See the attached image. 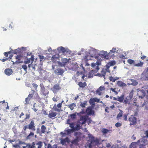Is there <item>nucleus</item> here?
Listing matches in <instances>:
<instances>
[{
	"label": "nucleus",
	"mask_w": 148,
	"mask_h": 148,
	"mask_svg": "<svg viewBox=\"0 0 148 148\" xmlns=\"http://www.w3.org/2000/svg\"><path fill=\"white\" fill-rule=\"evenodd\" d=\"M69 138L68 137H67L64 139H62L60 141V143L62 145H64L65 144L66 142L69 143Z\"/></svg>",
	"instance_id": "19"
},
{
	"label": "nucleus",
	"mask_w": 148,
	"mask_h": 148,
	"mask_svg": "<svg viewBox=\"0 0 148 148\" xmlns=\"http://www.w3.org/2000/svg\"><path fill=\"white\" fill-rule=\"evenodd\" d=\"M57 114V113L56 112H54L52 110H50L49 112L48 116L50 118H52L53 117L56 116Z\"/></svg>",
	"instance_id": "16"
},
{
	"label": "nucleus",
	"mask_w": 148,
	"mask_h": 148,
	"mask_svg": "<svg viewBox=\"0 0 148 148\" xmlns=\"http://www.w3.org/2000/svg\"><path fill=\"white\" fill-rule=\"evenodd\" d=\"M86 118L85 116H82L80 117V121H82V124H85L86 123Z\"/></svg>",
	"instance_id": "27"
},
{
	"label": "nucleus",
	"mask_w": 148,
	"mask_h": 148,
	"mask_svg": "<svg viewBox=\"0 0 148 148\" xmlns=\"http://www.w3.org/2000/svg\"><path fill=\"white\" fill-rule=\"evenodd\" d=\"M34 135V133L32 132H31L30 134H29V135L27 136V138H29V137L30 136H33Z\"/></svg>",
	"instance_id": "60"
},
{
	"label": "nucleus",
	"mask_w": 148,
	"mask_h": 148,
	"mask_svg": "<svg viewBox=\"0 0 148 148\" xmlns=\"http://www.w3.org/2000/svg\"><path fill=\"white\" fill-rule=\"evenodd\" d=\"M128 115V114H124L123 117L124 118V120L125 121H127V116Z\"/></svg>",
	"instance_id": "55"
},
{
	"label": "nucleus",
	"mask_w": 148,
	"mask_h": 148,
	"mask_svg": "<svg viewBox=\"0 0 148 148\" xmlns=\"http://www.w3.org/2000/svg\"><path fill=\"white\" fill-rule=\"evenodd\" d=\"M71 131L72 130L68 129L67 130H64V132L66 133V135H68L70 134Z\"/></svg>",
	"instance_id": "49"
},
{
	"label": "nucleus",
	"mask_w": 148,
	"mask_h": 148,
	"mask_svg": "<svg viewBox=\"0 0 148 148\" xmlns=\"http://www.w3.org/2000/svg\"><path fill=\"white\" fill-rule=\"evenodd\" d=\"M46 129V127L44 125H42L41 127V131H40L38 132L39 134H42L43 133H44L45 132V130Z\"/></svg>",
	"instance_id": "25"
},
{
	"label": "nucleus",
	"mask_w": 148,
	"mask_h": 148,
	"mask_svg": "<svg viewBox=\"0 0 148 148\" xmlns=\"http://www.w3.org/2000/svg\"><path fill=\"white\" fill-rule=\"evenodd\" d=\"M143 64V63L140 61L139 63H138L137 64H134V66H137V67H141L142 66Z\"/></svg>",
	"instance_id": "37"
},
{
	"label": "nucleus",
	"mask_w": 148,
	"mask_h": 148,
	"mask_svg": "<svg viewBox=\"0 0 148 148\" xmlns=\"http://www.w3.org/2000/svg\"><path fill=\"white\" fill-rule=\"evenodd\" d=\"M92 100L93 101V102H97V103L100 102V103H102V102H100V100L99 99H98L97 98H93Z\"/></svg>",
	"instance_id": "47"
},
{
	"label": "nucleus",
	"mask_w": 148,
	"mask_h": 148,
	"mask_svg": "<svg viewBox=\"0 0 148 148\" xmlns=\"http://www.w3.org/2000/svg\"><path fill=\"white\" fill-rule=\"evenodd\" d=\"M32 86L34 88H35L36 91H37V88L38 87V85L35 83H34L32 84Z\"/></svg>",
	"instance_id": "50"
},
{
	"label": "nucleus",
	"mask_w": 148,
	"mask_h": 148,
	"mask_svg": "<svg viewBox=\"0 0 148 148\" xmlns=\"http://www.w3.org/2000/svg\"><path fill=\"white\" fill-rule=\"evenodd\" d=\"M48 148H58V145L57 144H55L52 146L50 144L48 145Z\"/></svg>",
	"instance_id": "35"
},
{
	"label": "nucleus",
	"mask_w": 148,
	"mask_h": 148,
	"mask_svg": "<svg viewBox=\"0 0 148 148\" xmlns=\"http://www.w3.org/2000/svg\"><path fill=\"white\" fill-rule=\"evenodd\" d=\"M27 129H28V126L26 125L23 127V130L24 131H25Z\"/></svg>",
	"instance_id": "61"
},
{
	"label": "nucleus",
	"mask_w": 148,
	"mask_h": 148,
	"mask_svg": "<svg viewBox=\"0 0 148 148\" xmlns=\"http://www.w3.org/2000/svg\"><path fill=\"white\" fill-rule=\"evenodd\" d=\"M147 71L146 72L144 71L142 73L141 79L143 81L148 80V73Z\"/></svg>",
	"instance_id": "8"
},
{
	"label": "nucleus",
	"mask_w": 148,
	"mask_h": 148,
	"mask_svg": "<svg viewBox=\"0 0 148 148\" xmlns=\"http://www.w3.org/2000/svg\"><path fill=\"white\" fill-rule=\"evenodd\" d=\"M4 72L6 75L9 76L12 74L13 71L12 69L8 68L6 69L5 70Z\"/></svg>",
	"instance_id": "17"
},
{
	"label": "nucleus",
	"mask_w": 148,
	"mask_h": 148,
	"mask_svg": "<svg viewBox=\"0 0 148 148\" xmlns=\"http://www.w3.org/2000/svg\"><path fill=\"white\" fill-rule=\"evenodd\" d=\"M37 145H38V148H41L42 146V143L41 141H39L37 143Z\"/></svg>",
	"instance_id": "51"
},
{
	"label": "nucleus",
	"mask_w": 148,
	"mask_h": 148,
	"mask_svg": "<svg viewBox=\"0 0 148 148\" xmlns=\"http://www.w3.org/2000/svg\"><path fill=\"white\" fill-rule=\"evenodd\" d=\"M132 100L133 99H131L129 97H127L124 99L123 103L126 105H129L132 104Z\"/></svg>",
	"instance_id": "7"
},
{
	"label": "nucleus",
	"mask_w": 148,
	"mask_h": 148,
	"mask_svg": "<svg viewBox=\"0 0 148 148\" xmlns=\"http://www.w3.org/2000/svg\"><path fill=\"white\" fill-rule=\"evenodd\" d=\"M127 62L130 64H134V60L131 59L128 60Z\"/></svg>",
	"instance_id": "40"
},
{
	"label": "nucleus",
	"mask_w": 148,
	"mask_h": 148,
	"mask_svg": "<svg viewBox=\"0 0 148 148\" xmlns=\"http://www.w3.org/2000/svg\"><path fill=\"white\" fill-rule=\"evenodd\" d=\"M123 112L122 110H120L119 113L116 116V118L118 120H119L122 116L123 114Z\"/></svg>",
	"instance_id": "34"
},
{
	"label": "nucleus",
	"mask_w": 148,
	"mask_h": 148,
	"mask_svg": "<svg viewBox=\"0 0 148 148\" xmlns=\"http://www.w3.org/2000/svg\"><path fill=\"white\" fill-rule=\"evenodd\" d=\"M147 141L143 138H141L138 140L137 144L139 143L140 147L141 148H144L146 145L147 144Z\"/></svg>",
	"instance_id": "1"
},
{
	"label": "nucleus",
	"mask_w": 148,
	"mask_h": 148,
	"mask_svg": "<svg viewBox=\"0 0 148 148\" xmlns=\"http://www.w3.org/2000/svg\"><path fill=\"white\" fill-rule=\"evenodd\" d=\"M105 89V88L103 86H100L99 88L96 90V93L97 94L99 95H101L102 93V91L103 90H104Z\"/></svg>",
	"instance_id": "18"
},
{
	"label": "nucleus",
	"mask_w": 148,
	"mask_h": 148,
	"mask_svg": "<svg viewBox=\"0 0 148 148\" xmlns=\"http://www.w3.org/2000/svg\"><path fill=\"white\" fill-rule=\"evenodd\" d=\"M134 94V90H132L130 92V93L129 95L128 96H127L128 97H129L130 98H131L132 99L133 96Z\"/></svg>",
	"instance_id": "38"
},
{
	"label": "nucleus",
	"mask_w": 148,
	"mask_h": 148,
	"mask_svg": "<svg viewBox=\"0 0 148 148\" xmlns=\"http://www.w3.org/2000/svg\"><path fill=\"white\" fill-rule=\"evenodd\" d=\"M80 138L79 137L77 136L76 138L73 141V143H76L79 142Z\"/></svg>",
	"instance_id": "36"
},
{
	"label": "nucleus",
	"mask_w": 148,
	"mask_h": 148,
	"mask_svg": "<svg viewBox=\"0 0 148 148\" xmlns=\"http://www.w3.org/2000/svg\"><path fill=\"white\" fill-rule=\"evenodd\" d=\"M101 64V63L99 62H97L96 63H92L91 64L92 66L93 67H95L96 65H97V66H98L99 65H100Z\"/></svg>",
	"instance_id": "44"
},
{
	"label": "nucleus",
	"mask_w": 148,
	"mask_h": 148,
	"mask_svg": "<svg viewBox=\"0 0 148 148\" xmlns=\"http://www.w3.org/2000/svg\"><path fill=\"white\" fill-rule=\"evenodd\" d=\"M86 103H86L84 102L83 103H81V104H80V106L82 108L85 107Z\"/></svg>",
	"instance_id": "63"
},
{
	"label": "nucleus",
	"mask_w": 148,
	"mask_h": 148,
	"mask_svg": "<svg viewBox=\"0 0 148 148\" xmlns=\"http://www.w3.org/2000/svg\"><path fill=\"white\" fill-rule=\"evenodd\" d=\"M26 117L25 119H29L30 117V114H26Z\"/></svg>",
	"instance_id": "59"
},
{
	"label": "nucleus",
	"mask_w": 148,
	"mask_h": 148,
	"mask_svg": "<svg viewBox=\"0 0 148 148\" xmlns=\"http://www.w3.org/2000/svg\"><path fill=\"white\" fill-rule=\"evenodd\" d=\"M59 49L60 51H61L62 52L64 53H67L68 52V49H65L64 47H58V50H59Z\"/></svg>",
	"instance_id": "23"
},
{
	"label": "nucleus",
	"mask_w": 148,
	"mask_h": 148,
	"mask_svg": "<svg viewBox=\"0 0 148 148\" xmlns=\"http://www.w3.org/2000/svg\"><path fill=\"white\" fill-rule=\"evenodd\" d=\"M70 116L72 119H75L76 115L74 113L70 114Z\"/></svg>",
	"instance_id": "48"
},
{
	"label": "nucleus",
	"mask_w": 148,
	"mask_h": 148,
	"mask_svg": "<svg viewBox=\"0 0 148 148\" xmlns=\"http://www.w3.org/2000/svg\"><path fill=\"white\" fill-rule=\"evenodd\" d=\"M32 145H29V148H34L35 147V146L34 145H35V143L33 142L32 143Z\"/></svg>",
	"instance_id": "54"
},
{
	"label": "nucleus",
	"mask_w": 148,
	"mask_h": 148,
	"mask_svg": "<svg viewBox=\"0 0 148 148\" xmlns=\"http://www.w3.org/2000/svg\"><path fill=\"white\" fill-rule=\"evenodd\" d=\"M129 121L130 122V125H134L136 123V118L133 115H131L129 118Z\"/></svg>",
	"instance_id": "4"
},
{
	"label": "nucleus",
	"mask_w": 148,
	"mask_h": 148,
	"mask_svg": "<svg viewBox=\"0 0 148 148\" xmlns=\"http://www.w3.org/2000/svg\"><path fill=\"white\" fill-rule=\"evenodd\" d=\"M62 63H60V62H58V64L59 65H60L61 66H64L69 61L68 60L67 58H63L62 59Z\"/></svg>",
	"instance_id": "14"
},
{
	"label": "nucleus",
	"mask_w": 148,
	"mask_h": 148,
	"mask_svg": "<svg viewBox=\"0 0 148 148\" xmlns=\"http://www.w3.org/2000/svg\"><path fill=\"white\" fill-rule=\"evenodd\" d=\"M109 131L107 129L103 128L102 130V132L104 133H106L108 132Z\"/></svg>",
	"instance_id": "52"
},
{
	"label": "nucleus",
	"mask_w": 148,
	"mask_h": 148,
	"mask_svg": "<svg viewBox=\"0 0 148 148\" xmlns=\"http://www.w3.org/2000/svg\"><path fill=\"white\" fill-rule=\"evenodd\" d=\"M30 99L29 98L27 97L25 99V103H24L25 105H27L29 103Z\"/></svg>",
	"instance_id": "43"
},
{
	"label": "nucleus",
	"mask_w": 148,
	"mask_h": 148,
	"mask_svg": "<svg viewBox=\"0 0 148 148\" xmlns=\"http://www.w3.org/2000/svg\"><path fill=\"white\" fill-rule=\"evenodd\" d=\"M38 56L40 58V61H41L42 60L44 59V56L40 55H39Z\"/></svg>",
	"instance_id": "62"
},
{
	"label": "nucleus",
	"mask_w": 148,
	"mask_h": 148,
	"mask_svg": "<svg viewBox=\"0 0 148 148\" xmlns=\"http://www.w3.org/2000/svg\"><path fill=\"white\" fill-rule=\"evenodd\" d=\"M116 64V62L114 61H112L109 62L106 65V67L107 68V69H109V68L111 66H112Z\"/></svg>",
	"instance_id": "22"
},
{
	"label": "nucleus",
	"mask_w": 148,
	"mask_h": 148,
	"mask_svg": "<svg viewBox=\"0 0 148 148\" xmlns=\"http://www.w3.org/2000/svg\"><path fill=\"white\" fill-rule=\"evenodd\" d=\"M64 72V69L61 68L57 69L54 71L55 73L58 75H62Z\"/></svg>",
	"instance_id": "12"
},
{
	"label": "nucleus",
	"mask_w": 148,
	"mask_h": 148,
	"mask_svg": "<svg viewBox=\"0 0 148 148\" xmlns=\"http://www.w3.org/2000/svg\"><path fill=\"white\" fill-rule=\"evenodd\" d=\"M40 91L42 94L44 96L47 95L48 94L49 92L47 90L45 89L43 84H40Z\"/></svg>",
	"instance_id": "3"
},
{
	"label": "nucleus",
	"mask_w": 148,
	"mask_h": 148,
	"mask_svg": "<svg viewBox=\"0 0 148 148\" xmlns=\"http://www.w3.org/2000/svg\"><path fill=\"white\" fill-rule=\"evenodd\" d=\"M22 68L25 71H26L27 66L26 65H23L22 66Z\"/></svg>",
	"instance_id": "57"
},
{
	"label": "nucleus",
	"mask_w": 148,
	"mask_h": 148,
	"mask_svg": "<svg viewBox=\"0 0 148 148\" xmlns=\"http://www.w3.org/2000/svg\"><path fill=\"white\" fill-rule=\"evenodd\" d=\"M124 98V95L123 94H122L120 97L118 96L117 98H114V99L115 100H117L121 102H123Z\"/></svg>",
	"instance_id": "13"
},
{
	"label": "nucleus",
	"mask_w": 148,
	"mask_h": 148,
	"mask_svg": "<svg viewBox=\"0 0 148 148\" xmlns=\"http://www.w3.org/2000/svg\"><path fill=\"white\" fill-rule=\"evenodd\" d=\"M34 60V56L32 55L31 57L29 58H27L26 61L24 62V63L25 64H29L31 62V64L33 62Z\"/></svg>",
	"instance_id": "15"
},
{
	"label": "nucleus",
	"mask_w": 148,
	"mask_h": 148,
	"mask_svg": "<svg viewBox=\"0 0 148 148\" xmlns=\"http://www.w3.org/2000/svg\"><path fill=\"white\" fill-rule=\"evenodd\" d=\"M116 85L119 87H125L126 86V84L123 82L122 81H117Z\"/></svg>",
	"instance_id": "21"
},
{
	"label": "nucleus",
	"mask_w": 148,
	"mask_h": 148,
	"mask_svg": "<svg viewBox=\"0 0 148 148\" xmlns=\"http://www.w3.org/2000/svg\"><path fill=\"white\" fill-rule=\"evenodd\" d=\"M2 102V104L5 103V106L7 105V106L6 108V109H8L9 108V107L8 106V104L7 102H5V100H3L2 101H0V103H1Z\"/></svg>",
	"instance_id": "46"
},
{
	"label": "nucleus",
	"mask_w": 148,
	"mask_h": 148,
	"mask_svg": "<svg viewBox=\"0 0 148 148\" xmlns=\"http://www.w3.org/2000/svg\"><path fill=\"white\" fill-rule=\"evenodd\" d=\"M57 107V106L56 104H55L53 107V108L55 111L60 112V109H58Z\"/></svg>",
	"instance_id": "45"
},
{
	"label": "nucleus",
	"mask_w": 148,
	"mask_h": 148,
	"mask_svg": "<svg viewBox=\"0 0 148 148\" xmlns=\"http://www.w3.org/2000/svg\"><path fill=\"white\" fill-rule=\"evenodd\" d=\"M12 53L14 54H16L17 53H19L21 52V50L19 48L16 49L14 50H12Z\"/></svg>",
	"instance_id": "32"
},
{
	"label": "nucleus",
	"mask_w": 148,
	"mask_h": 148,
	"mask_svg": "<svg viewBox=\"0 0 148 148\" xmlns=\"http://www.w3.org/2000/svg\"><path fill=\"white\" fill-rule=\"evenodd\" d=\"M131 81L132 82V83L130 84V83H128L127 85H133L134 86H135L137 85L138 84V82L136 81V80H135L134 79H131Z\"/></svg>",
	"instance_id": "24"
},
{
	"label": "nucleus",
	"mask_w": 148,
	"mask_h": 148,
	"mask_svg": "<svg viewBox=\"0 0 148 148\" xmlns=\"http://www.w3.org/2000/svg\"><path fill=\"white\" fill-rule=\"evenodd\" d=\"M137 145L136 142H132L130 145V148H137L136 145Z\"/></svg>",
	"instance_id": "29"
},
{
	"label": "nucleus",
	"mask_w": 148,
	"mask_h": 148,
	"mask_svg": "<svg viewBox=\"0 0 148 148\" xmlns=\"http://www.w3.org/2000/svg\"><path fill=\"white\" fill-rule=\"evenodd\" d=\"M22 57V56L21 55H17L16 56V59H17L18 60L15 62L12 60V62H13V64H17L22 63L23 62V61H21Z\"/></svg>",
	"instance_id": "9"
},
{
	"label": "nucleus",
	"mask_w": 148,
	"mask_h": 148,
	"mask_svg": "<svg viewBox=\"0 0 148 148\" xmlns=\"http://www.w3.org/2000/svg\"><path fill=\"white\" fill-rule=\"evenodd\" d=\"M62 105L61 104V103H59L58 104L57 106L58 109H61L62 107Z\"/></svg>",
	"instance_id": "58"
},
{
	"label": "nucleus",
	"mask_w": 148,
	"mask_h": 148,
	"mask_svg": "<svg viewBox=\"0 0 148 148\" xmlns=\"http://www.w3.org/2000/svg\"><path fill=\"white\" fill-rule=\"evenodd\" d=\"M69 125H70L69 127L72 129V130H74L75 127V124L73 123H71Z\"/></svg>",
	"instance_id": "42"
},
{
	"label": "nucleus",
	"mask_w": 148,
	"mask_h": 148,
	"mask_svg": "<svg viewBox=\"0 0 148 148\" xmlns=\"http://www.w3.org/2000/svg\"><path fill=\"white\" fill-rule=\"evenodd\" d=\"M99 69V66H97L95 69L92 70L88 73V77L90 78L93 77L94 75L97 73Z\"/></svg>",
	"instance_id": "2"
},
{
	"label": "nucleus",
	"mask_w": 148,
	"mask_h": 148,
	"mask_svg": "<svg viewBox=\"0 0 148 148\" xmlns=\"http://www.w3.org/2000/svg\"><path fill=\"white\" fill-rule=\"evenodd\" d=\"M0 121H1L0 122V123H3V121L4 122H5L6 121V119H4L3 118H2V117H0Z\"/></svg>",
	"instance_id": "56"
},
{
	"label": "nucleus",
	"mask_w": 148,
	"mask_h": 148,
	"mask_svg": "<svg viewBox=\"0 0 148 148\" xmlns=\"http://www.w3.org/2000/svg\"><path fill=\"white\" fill-rule=\"evenodd\" d=\"M28 126V129L29 130H31L32 131H35L36 130L35 126L34 121H32Z\"/></svg>",
	"instance_id": "6"
},
{
	"label": "nucleus",
	"mask_w": 148,
	"mask_h": 148,
	"mask_svg": "<svg viewBox=\"0 0 148 148\" xmlns=\"http://www.w3.org/2000/svg\"><path fill=\"white\" fill-rule=\"evenodd\" d=\"M109 80L110 81L113 82H114L116 80H118L119 78L118 77H115L111 76L109 77Z\"/></svg>",
	"instance_id": "26"
},
{
	"label": "nucleus",
	"mask_w": 148,
	"mask_h": 148,
	"mask_svg": "<svg viewBox=\"0 0 148 148\" xmlns=\"http://www.w3.org/2000/svg\"><path fill=\"white\" fill-rule=\"evenodd\" d=\"M91 56L88 55L86 56H85L84 58V60L86 61H87L88 60H91Z\"/></svg>",
	"instance_id": "39"
},
{
	"label": "nucleus",
	"mask_w": 148,
	"mask_h": 148,
	"mask_svg": "<svg viewBox=\"0 0 148 148\" xmlns=\"http://www.w3.org/2000/svg\"><path fill=\"white\" fill-rule=\"evenodd\" d=\"M76 106L75 104L73 103L68 105V106L69 108H70L71 110H72L74 109V107H75Z\"/></svg>",
	"instance_id": "31"
},
{
	"label": "nucleus",
	"mask_w": 148,
	"mask_h": 148,
	"mask_svg": "<svg viewBox=\"0 0 148 148\" xmlns=\"http://www.w3.org/2000/svg\"><path fill=\"white\" fill-rule=\"evenodd\" d=\"M121 125H122V123H119V122H117V123H116L115 124V126L116 127H120Z\"/></svg>",
	"instance_id": "53"
},
{
	"label": "nucleus",
	"mask_w": 148,
	"mask_h": 148,
	"mask_svg": "<svg viewBox=\"0 0 148 148\" xmlns=\"http://www.w3.org/2000/svg\"><path fill=\"white\" fill-rule=\"evenodd\" d=\"M58 59H59V58L56 56V55L53 56L51 58V60L54 62Z\"/></svg>",
	"instance_id": "33"
},
{
	"label": "nucleus",
	"mask_w": 148,
	"mask_h": 148,
	"mask_svg": "<svg viewBox=\"0 0 148 148\" xmlns=\"http://www.w3.org/2000/svg\"><path fill=\"white\" fill-rule=\"evenodd\" d=\"M80 129V126L79 124L77 125L74 127V130L77 131Z\"/></svg>",
	"instance_id": "41"
},
{
	"label": "nucleus",
	"mask_w": 148,
	"mask_h": 148,
	"mask_svg": "<svg viewBox=\"0 0 148 148\" xmlns=\"http://www.w3.org/2000/svg\"><path fill=\"white\" fill-rule=\"evenodd\" d=\"M33 97V95L32 94H29L28 96V98H29L30 99H31Z\"/></svg>",
	"instance_id": "64"
},
{
	"label": "nucleus",
	"mask_w": 148,
	"mask_h": 148,
	"mask_svg": "<svg viewBox=\"0 0 148 148\" xmlns=\"http://www.w3.org/2000/svg\"><path fill=\"white\" fill-rule=\"evenodd\" d=\"M98 143V141L97 140H92L91 141L90 143L89 146V147H90V146L93 145H97Z\"/></svg>",
	"instance_id": "28"
},
{
	"label": "nucleus",
	"mask_w": 148,
	"mask_h": 148,
	"mask_svg": "<svg viewBox=\"0 0 148 148\" xmlns=\"http://www.w3.org/2000/svg\"><path fill=\"white\" fill-rule=\"evenodd\" d=\"M116 51V48H113L112 50L110 51V52L107 53L106 52H104L103 55L104 56V57L106 59H108L109 58V55L111 54L110 53H114Z\"/></svg>",
	"instance_id": "5"
},
{
	"label": "nucleus",
	"mask_w": 148,
	"mask_h": 148,
	"mask_svg": "<svg viewBox=\"0 0 148 148\" xmlns=\"http://www.w3.org/2000/svg\"><path fill=\"white\" fill-rule=\"evenodd\" d=\"M116 89L115 88H110V93L112 92H114V93L116 95H117L118 94V92L117 91H116Z\"/></svg>",
	"instance_id": "30"
},
{
	"label": "nucleus",
	"mask_w": 148,
	"mask_h": 148,
	"mask_svg": "<svg viewBox=\"0 0 148 148\" xmlns=\"http://www.w3.org/2000/svg\"><path fill=\"white\" fill-rule=\"evenodd\" d=\"M79 86L82 88H84L87 86V84L86 82H79L78 83Z\"/></svg>",
	"instance_id": "20"
},
{
	"label": "nucleus",
	"mask_w": 148,
	"mask_h": 148,
	"mask_svg": "<svg viewBox=\"0 0 148 148\" xmlns=\"http://www.w3.org/2000/svg\"><path fill=\"white\" fill-rule=\"evenodd\" d=\"M106 71H107L109 73H110V71L107 68L105 69H103L101 71V73H98L97 75H100L101 76V77H104L105 76L106 73Z\"/></svg>",
	"instance_id": "11"
},
{
	"label": "nucleus",
	"mask_w": 148,
	"mask_h": 148,
	"mask_svg": "<svg viewBox=\"0 0 148 148\" xmlns=\"http://www.w3.org/2000/svg\"><path fill=\"white\" fill-rule=\"evenodd\" d=\"M61 89L59 85L58 84H56L54 85L53 87L52 91L54 93H56Z\"/></svg>",
	"instance_id": "10"
}]
</instances>
